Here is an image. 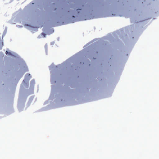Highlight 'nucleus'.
Instances as JSON below:
<instances>
[{"label":"nucleus","mask_w":159,"mask_h":159,"mask_svg":"<svg viewBox=\"0 0 159 159\" xmlns=\"http://www.w3.org/2000/svg\"><path fill=\"white\" fill-rule=\"evenodd\" d=\"M41 34L43 37H45L46 36V34L44 33H42Z\"/></svg>","instance_id":"1"},{"label":"nucleus","mask_w":159,"mask_h":159,"mask_svg":"<svg viewBox=\"0 0 159 159\" xmlns=\"http://www.w3.org/2000/svg\"><path fill=\"white\" fill-rule=\"evenodd\" d=\"M81 10V9H76V10L77 11H78V13H79V11L80 10Z\"/></svg>","instance_id":"2"},{"label":"nucleus","mask_w":159,"mask_h":159,"mask_svg":"<svg viewBox=\"0 0 159 159\" xmlns=\"http://www.w3.org/2000/svg\"><path fill=\"white\" fill-rule=\"evenodd\" d=\"M8 53V52L7 51H6V54H7Z\"/></svg>","instance_id":"3"},{"label":"nucleus","mask_w":159,"mask_h":159,"mask_svg":"<svg viewBox=\"0 0 159 159\" xmlns=\"http://www.w3.org/2000/svg\"><path fill=\"white\" fill-rule=\"evenodd\" d=\"M73 17H74V16H73Z\"/></svg>","instance_id":"4"}]
</instances>
